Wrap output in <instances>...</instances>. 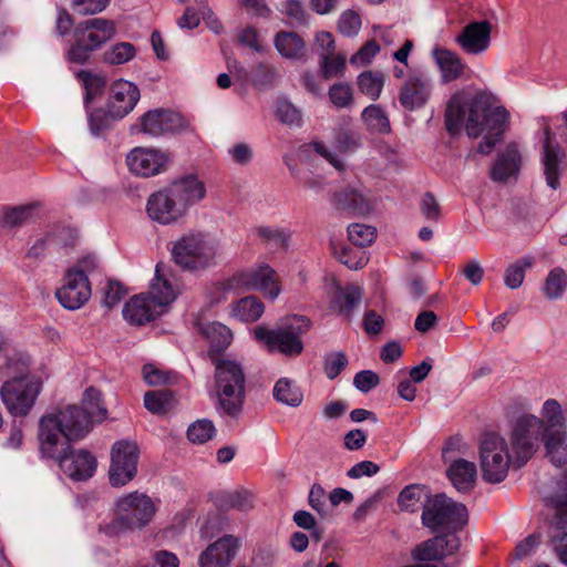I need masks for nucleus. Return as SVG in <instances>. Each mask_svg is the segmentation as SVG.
Segmentation results:
<instances>
[{
  "instance_id": "nucleus-1",
  "label": "nucleus",
  "mask_w": 567,
  "mask_h": 567,
  "mask_svg": "<svg viewBox=\"0 0 567 567\" xmlns=\"http://www.w3.org/2000/svg\"><path fill=\"white\" fill-rule=\"evenodd\" d=\"M508 441L518 467L543 444L550 463L567 464V414L556 399L544 401L539 415L523 413L509 424Z\"/></svg>"
},
{
  "instance_id": "nucleus-2",
  "label": "nucleus",
  "mask_w": 567,
  "mask_h": 567,
  "mask_svg": "<svg viewBox=\"0 0 567 567\" xmlns=\"http://www.w3.org/2000/svg\"><path fill=\"white\" fill-rule=\"evenodd\" d=\"M508 113L503 106H494L485 92L454 94L445 110V127L451 134H457L465 127L472 138L484 135L477 151L488 154L503 133Z\"/></svg>"
},
{
  "instance_id": "nucleus-3",
  "label": "nucleus",
  "mask_w": 567,
  "mask_h": 567,
  "mask_svg": "<svg viewBox=\"0 0 567 567\" xmlns=\"http://www.w3.org/2000/svg\"><path fill=\"white\" fill-rule=\"evenodd\" d=\"M178 292L179 285L174 274L164 264H157L150 290L133 296L123 308V317L136 327L152 322L167 311Z\"/></svg>"
},
{
  "instance_id": "nucleus-4",
  "label": "nucleus",
  "mask_w": 567,
  "mask_h": 567,
  "mask_svg": "<svg viewBox=\"0 0 567 567\" xmlns=\"http://www.w3.org/2000/svg\"><path fill=\"white\" fill-rule=\"evenodd\" d=\"M92 426L90 416L75 404L45 415L40 421V451L44 456L60 455L71 441L83 439Z\"/></svg>"
},
{
  "instance_id": "nucleus-5",
  "label": "nucleus",
  "mask_w": 567,
  "mask_h": 567,
  "mask_svg": "<svg viewBox=\"0 0 567 567\" xmlns=\"http://www.w3.org/2000/svg\"><path fill=\"white\" fill-rule=\"evenodd\" d=\"M159 501L134 491L117 497L114 502V518L99 526V532L115 537L122 533L143 530L154 519Z\"/></svg>"
},
{
  "instance_id": "nucleus-6",
  "label": "nucleus",
  "mask_w": 567,
  "mask_h": 567,
  "mask_svg": "<svg viewBox=\"0 0 567 567\" xmlns=\"http://www.w3.org/2000/svg\"><path fill=\"white\" fill-rule=\"evenodd\" d=\"M217 410L230 417L243 412L246 398V378L241 364L235 360H214Z\"/></svg>"
},
{
  "instance_id": "nucleus-7",
  "label": "nucleus",
  "mask_w": 567,
  "mask_h": 567,
  "mask_svg": "<svg viewBox=\"0 0 567 567\" xmlns=\"http://www.w3.org/2000/svg\"><path fill=\"white\" fill-rule=\"evenodd\" d=\"M310 328V321L302 316H291L284 319L276 328L256 327L254 336L269 351H277L286 357H297L303 350L301 340Z\"/></svg>"
},
{
  "instance_id": "nucleus-8",
  "label": "nucleus",
  "mask_w": 567,
  "mask_h": 567,
  "mask_svg": "<svg viewBox=\"0 0 567 567\" xmlns=\"http://www.w3.org/2000/svg\"><path fill=\"white\" fill-rule=\"evenodd\" d=\"M238 288L258 290L271 300L277 299L281 292L280 279L276 270L267 264H261L230 279L216 282L210 288L212 301L219 302L227 292Z\"/></svg>"
},
{
  "instance_id": "nucleus-9",
  "label": "nucleus",
  "mask_w": 567,
  "mask_h": 567,
  "mask_svg": "<svg viewBox=\"0 0 567 567\" xmlns=\"http://www.w3.org/2000/svg\"><path fill=\"white\" fill-rule=\"evenodd\" d=\"M555 511L548 529V544L558 559L567 565V470L560 474L544 496Z\"/></svg>"
},
{
  "instance_id": "nucleus-10",
  "label": "nucleus",
  "mask_w": 567,
  "mask_h": 567,
  "mask_svg": "<svg viewBox=\"0 0 567 567\" xmlns=\"http://www.w3.org/2000/svg\"><path fill=\"white\" fill-rule=\"evenodd\" d=\"M515 463L514 454H511L508 442L496 433L484 435L480 443V467L482 478L491 484L503 482Z\"/></svg>"
},
{
  "instance_id": "nucleus-11",
  "label": "nucleus",
  "mask_w": 567,
  "mask_h": 567,
  "mask_svg": "<svg viewBox=\"0 0 567 567\" xmlns=\"http://www.w3.org/2000/svg\"><path fill=\"white\" fill-rule=\"evenodd\" d=\"M422 524L432 532L457 530L467 523V509L445 494L433 495L424 503Z\"/></svg>"
},
{
  "instance_id": "nucleus-12",
  "label": "nucleus",
  "mask_w": 567,
  "mask_h": 567,
  "mask_svg": "<svg viewBox=\"0 0 567 567\" xmlns=\"http://www.w3.org/2000/svg\"><path fill=\"white\" fill-rule=\"evenodd\" d=\"M115 34V24L111 20L93 18L80 23L74 30L75 43L70 49L69 60L83 64L90 53L111 40Z\"/></svg>"
},
{
  "instance_id": "nucleus-13",
  "label": "nucleus",
  "mask_w": 567,
  "mask_h": 567,
  "mask_svg": "<svg viewBox=\"0 0 567 567\" xmlns=\"http://www.w3.org/2000/svg\"><path fill=\"white\" fill-rule=\"evenodd\" d=\"M217 247L208 236L197 233L182 237L174 244V261L184 269L196 270L207 267L215 258Z\"/></svg>"
},
{
  "instance_id": "nucleus-14",
  "label": "nucleus",
  "mask_w": 567,
  "mask_h": 567,
  "mask_svg": "<svg viewBox=\"0 0 567 567\" xmlns=\"http://www.w3.org/2000/svg\"><path fill=\"white\" fill-rule=\"evenodd\" d=\"M40 391V382L29 375H20L7 381L0 394L8 411L14 416H25L33 406Z\"/></svg>"
},
{
  "instance_id": "nucleus-15",
  "label": "nucleus",
  "mask_w": 567,
  "mask_h": 567,
  "mask_svg": "<svg viewBox=\"0 0 567 567\" xmlns=\"http://www.w3.org/2000/svg\"><path fill=\"white\" fill-rule=\"evenodd\" d=\"M138 454L135 442L123 440L113 444L109 472L112 486H124L136 476Z\"/></svg>"
},
{
  "instance_id": "nucleus-16",
  "label": "nucleus",
  "mask_w": 567,
  "mask_h": 567,
  "mask_svg": "<svg viewBox=\"0 0 567 567\" xmlns=\"http://www.w3.org/2000/svg\"><path fill=\"white\" fill-rule=\"evenodd\" d=\"M458 444V439H450L442 450V457L445 463H450L446 470L449 480L458 492L465 493L474 487L477 470L473 462L454 457L453 453L457 450Z\"/></svg>"
},
{
  "instance_id": "nucleus-17",
  "label": "nucleus",
  "mask_w": 567,
  "mask_h": 567,
  "mask_svg": "<svg viewBox=\"0 0 567 567\" xmlns=\"http://www.w3.org/2000/svg\"><path fill=\"white\" fill-rule=\"evenodd\" d=\"M59 461L61 470L73 481H86L96 470V458L86 450L71 451L70 444L60 455L49 456Z\"/></svg>"
},
{
  "instance_id": "nucleus-18",
  "label": "nucleus",
  "mask_w": 567,
  "mask_h": 567,
  "mask_svg": "<svg viewBox=\"0 0 567 567\" xmlns=\"http://www.w3.org/2000/svg\"><path fill=\"white\" fill-rule=\"evenodd\" d=\"M492 24L487 20L467 23L455 37L454 41L460 49L470 55H481L491 45Z\"/></svg>"
},
{
  "instance_id": "nucleus-19",
  "label": "nucleus",
  "mask_w": 567,
  "mask_h": 567,
  "mask_svg": "<svg viewBox=\"0 0 567 567\" xmlns=\"http://www.w3.org/2000/svg\"><path fill=\"white\" fill-rule=\"evenodd\" d=\"M138 100L140 90L133 82L117 80L110 90L107 113L112 120H121L132 112Z\"/></svg>"
},
{
  "instance_id": "nucleus-20",
  "label": "nucleus",
  "mask_w": 567,
  "mask_h": 567,
  "mask_svg": "<svg viewBox=\"0 0 567 567\" xmlns=\"http://www.w3.org/2000/svg\"><path fill=\"white\" fill-rule=\"evenodd\" d=\"M59 302L69 310L81 308L91 296V287L86 276L78 271H68L64 285L56 290Z\"/></svg>"
},
{
  "instance_id": "nucleus-21",
  "label": "nucleus",
  "mask_w": 567,
  "mask_h": 567,
  "mask_svg": "<svg viewBox=\"0 0 567 567\" xmlns=\"http://www.w3.org/2000/svg\"><path fill=\"white\" fill-rule=\"evenodd\" d=\"M167 162L168 157L165 153L145 147H135L126 156L130 171L142 177L162 173Z\"/></svg>"
},
{
  "instance_id": "nucleus-22",
  "label": "nucleus",
  "mask_w": 567,
  "mask_h": 567,
  "mask_svg": "<svg viewBox=\"0 0 567 567\" xmlns=\"http://www.w3.org/2000/svg\"><path fill=\"white\" fill-rule=\"evenodd\" d=\"M432 94L430 78L423 74H411L398 93L401 106L406 111H415L423 107Z\"/></svg>"
},
{
  "instance_id": "nucleus-23",
  "label": "nucleus",
  "mask_w": 567,
  "mask_h": 567,
  "mask_svg": "<svg viewBox=\"0 0 567 567\" xmlns=\"http://www.w3.org/2000/svg\"><path fill=\"white\" fill-rule=\"evenodd\" d=\"M565 152L559 144L553 142V134L548 127L545 128V137L542 153V164L547 185L557 189L560 185V176L565 166Z\"/></svg>"
},
{
  "instance_id": "nucleus-24",
  "label": "nucleus",
  "mask_w": 567,
  "mask_h": 567,
  "mask_svg": "<svg viewBox=\"0 0 567 567\" xmlns=\"http://www.w3.org/2000/svg\"><path fill=\"white\" fill-rule=\"evenodd\" d=\"M147 214L152 219L166 225L181 218L185 212L167 187L150 196Z\"/></svg>"
},
{
  "instance_id": "nucleus-25",
  "label": "nucleus",
  "mask_w": 567,
  "mask_h": 567,
  "mask_svg": "<svg viewBox=\"0 0 567 567\" xmlns=\"http://www.w3.org/2000/svg\"><path fill=\"white\" fill-rule=\"evenodd\" d=\"M181 114L166 110L146 112L141 118L142 132L151 136L175 133L184 128Z\"/></svg>"
},
{
  "instance_id": "nucleus-26",
  "label": "nucleus",
  "mask_w": 567,
  "mask_h": 567,
  "mask_svg": "<svg viewBox=\"0 0 567 567\" xmlns=\"http://www.w3.org/2000/svg\"><path fill=\"white\" fill-rule=\"evenodd\" d=\"M240 542L233 535H226L209 545L199 556L200 567H226L235 558Z\"/></svg>"
},
{
  "instance_id": "nucleus-27",
  "label": "nucleus",
  "mask_w": 567,
  "mask_h": 567,
  "mask_svg": "<svg viewBox=\"0 0 567 567\" xmlns=\"http://www.w3.org/2000/svg\"><path fill=\"white\" fill-rule=\"evenodd\" d=\"M460 547V539L453 534L435 536L419 545L412 553L420 561L441 560L454 554Z\"/></svg>"
},
{
  "instance_id": "nucleus-28",
  "label": "nucleus",
  "mask_w": 567,
  "mask_h": 567,
  "mask_svg": "<svg viewBox=\"0 0 567 567\" xmlns=\"http://www.w3.org/2000/svg\"><path fill=\"white\" fill-rule=\"evenodd\" d=\"M431 54L440 70L443 83L456 81L464 75L467 65L455 51L443 47H435Z\"/></svg>"
},
{
  "instance_id": "nucleus-29",
  "label": "nucleus",
  "mask_w": 567,
  "mask_h": 567,
  "mask_svg": "<svg viewBox=\"0 0 567 567\" xmlns=\"http://www.w3.org/2000/svg\"><path fill=\"white\" fill-rule=\"evenodd\" d=\"M168 188L171 189L172 195L176 197L184 212H186L190 205L202 200L206 195L203 182L194 175L176 179L168 186Z\"/></svg>"
},
{
  "instance_id": "nucleus-30",
  "label": "nucleus",
  "mask_w": 567,
  "mask_h": 567,
  "mask_svg": "<svg viewBox=\"0 0 567 567\" xmlns=\"http://www.w3.org/2000/svg\"><path fill=\"white\" fill-rule=\"evenodd\" d=\"M519 167L520 154L515 144H509L504 152L498 154L491 169V178L494 182H507L518 173Z\"/></svg>"
},
{
  "instance_id": "nucleus-31",
  "label": "nucleus",
  "mask_w": 567,
  "mask_h": 567,
  "mask_svg": "<svg viewBox=\"0 0 567 567\" xmlns=\"http://www.w3.org/2000/svg\"><path fill=\"white\" fill-rule=\"evenodd\" d=\"M332 204L337 209L351 215H365L371 210V204L364 195L349 187L337 192L332 197Z\"/></svg>"
},
{
  "instance_id": "nucleus-32",
  "label": "nucleus",
  "mask_w": 567,
  "mask_h": 567,
  "mask_svg": "<svg viewBox=\"0 0 567 567\" xmlns=\"http://www.w3.org/2000/svg\"><path fill=\"white\" fill-rule=\"evenodd\" d=\"M200 333L209 341V355L214 359V354L224 351L233 340V333L228 327L220 322H207L199 326Z\"/></svg>"
},
{
  "instance_id": "nucleus-33",
  "label": "nucleus",
  "mask_w": 567,
  "mask_h": 567,
  "mask_svg": "<svg viewBox=\"0 0 567 567\" xmlns=\"http://www.w3.org/2000/svg\"><path fill=\"white\" fill-rule=\"evenodd\" d=\"M275 47L281 56L290 60H301L306 56V43L296 32L281 31L275 38Z\"/></svg>"
},
{
  "instance_id": "nucleus-34",
  "label": "nucleus",
  "mask_w": 567,
  "mask_h": 567,
  "mask_svg": "<svg viewBox=\"0 0 567 567\" xmlns=\"http://www.w3.org/2000/svg\"><path fill=\"white\" fill-rule=\"evenodd\" d=\"M362 296L363 290L358 286L349 285L346 288H340L334 297L339 312L350 319L353 311L360 306Z\"/></svg>"
},
{
  "instance_id": "nucleus-35",
  "label": "nucleus",
  "mask_w": 567,
  "mask_h": 567,
  "mask_svg": "<svg viewBox=\"0 0 567 567\" xmlns=\"http://www.w3.org/2000/svg\"><path fill=\"white\" fill-rule=\"evenodd\" d=\"M427 498H432V495L425 486L409 485L400 493L398 504L402 511L414 513L420 506L424 508Z\"/></svg>"
},
{
  "instance_id": "nucleus-36",
  "label": "nucleus",
  "mask_w": 567,
  "mask_h": 567,
  "mask_svg": "<svg viewBox=\"0 0 567 567\" xmlns=\"http://www.w3.org/2000/svg\"><path fill=\"white\" fill-rule=\"evenodd\" d=\"M252 233L260 239L261 244L265 246H268L276 250H285L288 248V240L290 234L284 228L260 225L256 226L252 229Z\"/></svg>"
},
{
  "instance_id": "nucleus-37",
  "label": "nucleus",
  "mask_w": 567,
  "mask_h": 567,
  "mask_svg": "<svg viewBox=\"0 0 567 567\" xmlns=\"http://www.w3.org/2000/svg\"><path fill=\"white\" fill-rule=\"evenodd\" d=\"M81 408L93 424L106 419L107 410L102 403L101 392L95 388L91 386L84 391Z\"/></svg>"
},
{
  "instance_id": "nucleus-38",
  "label": "nucleus",
  "mask_w": 567,
  "mask_h": 567,
  "mask_svg": "<svg viewBox=\"0 0 567 567\" xmlns=\"http://www.w3.org/2000/svg\"><path fill=\"white\" fill-rule=\"evenodd\" d=\"M274 398L289 406H299L303 400L301 390L289 379H279L274 388Z\"/></svg>"
},
{
  "instance_id": "nucleus-39",
  "label": "nucleus",
  "mask_w": 567,
  "mask_h": 567,
  "mask_svg": "<svg viewBox=\"0 0 567 567\" xmlns=\"http://www.w3.org/2000/svg\"><path fill=\"white\" fill-rule=\"evenodd\" d=\"M264 303L254 296L240 299L233 309V315L244 322L257 321L264 313Z\"/></svg>"
},
{
  "instance_id": "nucleus-40",
  "label": "nucleus",
  "mask_w": 567,
  "mask_h": 567,
  "mask_svg": "<svg viewBox=\"0 0 567 567\" xmlns=\"http://www.w3.org/2000/svg\"><path fill=\"white\" fill-rule=\"evenodd\" d=\"M567 288V274L563 268H554L549 271L544 287L543 292L549 300L559 299L565 293Z\"/></svg>"
},
{
  "instance_id": "nucleus-41",
  "label": "nucleus",
  "mask_w": 567,
  "mask_h": 567,
  "mask_svg": "<svg viewBox=\"0 0 567 567\" xmlns=\"http://www.w3.org/2000/svg\"><path fill=\"white\" fill-rule=\"evenodd\" d=\"M384 80V74L381 72L364 71L358 76V87L361 93L377 100L382 92Z\"/></svg>"
},
{
  "instance_id": "nucleus-42",
  "label": "nucleus",
  "mask_w": 567,
  "mask_h": 567,
  "mask_svg": "<svg viewBox=\"0 0 567 567\" xmlns=\"http://www.w3.org/2000/svg\"><path fill=\"white\" fill-rule=\"evenodd\" d=\"M362 120L373 132L384 134L391 130L390 120L380 105L371 104L365 107L362 112Z\"/></svg>"
},
{
  "instance_id": "nucleus-43",
  "label": "nucleus",
  "mask_w": 567,
  "mask_h": 567,
  "mask_svg": "<svg viewBox=\"0 0 567 567\" xmlns=\"http://www.w3.org/2000/svg\"><path fill=\"white\" fill-rule=\"evenodd\" d=\"M174 404V395L168 390L150 391L144 395V405L152 413H166Z\"/></svg>"
},
{
  "instance_id": "nucleus-44",
  "label": "nucleus",
  "mask_w": 567,
  "mask_h": 567,
  "mask_svg": "<svg viewBox=\"0 0 567 567\" xmlns=\"http://www.w3.org/2000/svg\"><path fill=\"white\" fill-rule=\"evenodd\" d=\"M533 266V258L525 257L516 260L505 269L504 284L509 289L519 288L525 279V271Z\"/></svg>"
},
{
  "instance_id": "nucleus-45",
  "label": "nucleus",
  "mask_w": 567,
  "mask_h": 567,
  "mask_svg": "<svg viewBox=\"0 0 567 567\" xmlns=\"http://www.w3.org/2000/svg\"><path fill=\"white\" fill-rule=\"evenodd\" d=\"M216 429L210 420L202 419L193 422L187 429V439L193 444H204L214 437Z\"/></svg>"
},
{
  "instance_id": "nucleus-46",
  "label": "nucleus",
  "mask_w": 567,
  "mask_h": 567,
  "mask_svg": "<svg viewBox=\"0 0 567 567\" xmlns=\"http://www.w3.org/2000/svg\"><path fill=\"white\" fill-rule=\"evenodd\" d=\"M135 54L136 49L132 43L120 42L104 52V61L112 65L124 64L131 61Z\"/></svg>"
},
{
  "instance_id": "nucleus-47",
  "label": "nucleus",
  "mask_w": 567,
  "mask_h": 567,
  "mask_svg": "<svg viewBox=\"0 0 567 567\" xmlns=\"http://www.w3.org/2000/svg\"><path fill=\"white\" fill-rule=\"evenodd\" d=\"M34 205H21L8 208L3 214V226L18 228L32 219Z\"/></svg>"
},
{
  "instance_id": "nucleus-48",
  "label": "nucleus",
  "mask_w": 567,
  "mask_h": 567,
  "mask_svg": "<svg viewBox=\"0 0 567 567\" xmlns=\"http://www.w3.org/2000/svg\"><path fill=\"white\" fill-rule=\"evenodd\" d=\"M348 238L358 247H367L377 238V229L369 225L354 223L348 227Z\"/></svg>"
},
{
  "instance_id": "nucleus-49",
  "label": "nucleus",
  "mask_w": 567,
  "mask_h": 567,
  "mask_svg": "<svg viewBox=\"0 0 567 567\" xmlns=\"http://www.w3.org/2000/svg\"><path fill=\"white\" fill-rule=\"evenodd\" d=\"M332 250L338 260L350 269H360L364 267L368 261L364 252L353 250L352 248L343 245H334Z\"/></svg>"
},
{
  "instance_id": "nucleus-50",
  "label": "nucleus",
  "mask_w": 567,
  "mask_h": 567,
  "mask_svg": "<svg viewBox=\"0 0 567 567\" xmlns=\"http://www.w3.org/2000/svg\"><path fill=\"white\" fill-rule=\"evenodd\" d=\"M346 69V56L342 54H328L321 58V72L324 79L342 75Z\"/></svg>"
},
{
  "instance_id": "nucleus-51",
  "label": "nucleus",
  "mask_w": 567,
  "mask_h": 567,
  "mask_svg": "<svg viewBox=\"0 0 567 567\" xmlns=\"http://www.w3.org/2000/svg\"><path fill=\"white\" fill-rule=\"evenodd\" d=\"M223 506L227 509L248 511L252 507V497L247 491L228 493L223 498Z\"/></svg>"
},
{
  "instance_id": "nucleus-52",
  "label": "nucleus",
  "mask_w": 567,
  "mask_h": 567,
  "mask_svg": "<svg viewBox=\"0 0 567 567\" xmlns=\"http://www.w3.org/2000/svg\"><path fill=\"white\" fill-rule=\"evenodd\" d=\"M276 115L284 124L299 125L301 123L300 111L288 100L278 101Z\"/></svg>"
},
{
  "instance_id": "nucleus-53",
  "label": "nucleus",
  "mask_w": 567,
  "mask_h": 567,
  "mask_svg": "<svg viewBox=\"0 0 567 567\" xmlns=\"http://www.w3.org/2000/svg\"><path fill=\"white\" fill-rule=\"evenodd\" d=\"M360 28L361 19L355 11L347 10L340 16L338 29L343 35L353 37L359 32Z\"/></svg>"
},
{
  "instance_id": "nucleus-54",
  "label": "nucleus",
  "mask_w": 567,
  "mask_h": 567,
  "mask_svg": "<svg viewBox=\"0 0 567 567\" xmlns=\"http://www.w3.org/2000/svg\"><path fill=\"white\" fill-rule=\"evenodd\" d=\"M329 99L337 107H347L352 103V90L349 84L338 83L329 89Z\"/></svg>"
},
{
  "instance_id": "nucleus-55",
  "label": "nucleus",
  "mask_w": 567,
  "mask_h": 567,
  "mask_svg": "<svg viewBox=\"0 0 567 567\" xmlns=\"http://www.w3.org/2000/svg\"><path fill=\"white\" fill-rule=\"evenodd\" d=\"M276 70L265 63H259L252 71V83L256 86H268L276 80Z\"/></svg>"
},
{
  "instance_id": "nucleus-56",
  "label": "nucleus",
  "mask_w": 567,
  "mask_h": 567,
  "mask_svg": "<svg viewBox=\"0 0 567 567\" xmlns=\"http://www.w3.org/2000/svg\"><path fill=\"white\" fill-rule=\"evenodd\" d=\"M110 0H73V10L79 14H95L103 11Z\"/></svg>"
},
{
  "instance_id": "nucleus-57",
  "label": "nucleus",
  "mask_w": 567,
  "mask_h": 567,
  "mask_svg": "<svg viewBox=\"0 0 567 567\" xmlns=\"http://www.w3.org/2000/svg\"><path fill=\"white\" fill-rule=\"evenodd\" d=\"M348 360L344 353H331L326 358L324 371L329 379H334L347 365Z\"/></svg>"
},
{
  "instance_id": "nucleus-58",
  "label": "nucleus",
  "mask_w": 567,
  "mask_h": 567,
  "mask_svg": "<svg viewBox=\"0 0 567 567\" xmlns=\"http://www.w3.org/2000/svg\"><path fill=\"white\" fill-rule=\"evenodd\" d=\"M380 382L379 375L371 370H363L354 375L353 383L355 388L367 393L371 389L375 388Z\"/></svg>"
},
{
  "instance_id": "nucleus-59",
  "label": "nucleus",
  "mask_w": 567,
  "mask_h": 567,
  "mask_svg": "<svg viewBox=\"0 0 567 567\" xmlns=\"http://www.w3.org/2000/svg\"><path fill=\"white\" fill-rule=\"evenodd\" d=\"M281 12L292 22L300 23L305 20L306 10L300 0H284Z\"/></svg>"
},
{
  "instance_id": "nucleus-60",
  "label": "nucleus",
  "mask_w": 567,
  "mask_h": 567,
  "mask_svg": "<svg viewBox=\"0 0 567 567\" xmlns=\"http://www.w3.org/2000/svg\"><path fill=\"white\" fill-rule=\"evenodd\" d=\"M125 293L126 291L120 282L109 281L104 291L103 305L111 309L123 299Z\"/></svg>"
},
{
  "instance_id": "nucleus-61",
  "label": "nucleus",
  "mask_w": 567,
  "mask_h": 567,
  "mask_svg": "<svg viewBox=\"0 0 567 567\" xmlns=\"http://www.w3.org/2000/svg\"><path fill=\"white\" fill-rule=\"evenodd\" d=\"M380 51V45L374 41H368L354 55L351 56L352 64H368Z\"/></svg>"
},
{
  "instance_id": "nucleus-62",
  "label": "nucleus",
  "mask_w": 567,
  "mask_h": 567,
  "mask_svg": "<svg viewBox=\"0 0 567 567\" xmlns=\"http://www.w3.org/2000/svg\"><path fill=\"white\" fill-rule=\"evenodd\" d=\"M420 209L423 216L429 220H437L441 216L440 205L432 193L424 194Z\"/></svg>"
},
{
  "instance_id": "nucleus-63",
  "label": "nucleus",
  "mask_w": 567,
  "mask_h": 567,
  "mask_svg": "<svg viewBox=\"0 0 567 567\" xmlns=\"http://www.w3.org/2000/svg\"><path fill=\"white\" fill-rule=\"evenodd\" d=\"M326 492L319 484H313L309 492V504L319 515H328L326 511Z\"/></svg>"
},
{
  "instance_id": "nucleus-64",
  "label": "nucleus",
  "mask_w": 567,
  "mask_h": 567,
  "mask_svg": "<svg viewBox=\"0 0 567 567\" xmlns=\"http://www.w3.org/2000/svg\"><path fill=\"white\" fill-rule=\"evenodd\" d=\"M231 159L240 165L248 164L252 158V150L246 143H237L228 151Z\"/></svg>"
}]
</instances>
